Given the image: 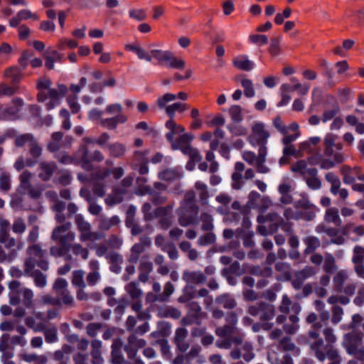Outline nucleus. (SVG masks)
<instances>
[{"mask_svg": "<svg viewBox=\"0 0 364 364\" xmlns=\"http://www.w3.org/2000/svg\"><path fill=\"white\" fill-rule=\"evenodd\" d=\"M294 206L296 208H302L304 210L316 208V206L311 203L308 198L304 195H302V198L294 202Z\"/></svg>", "mask_w": 364, "mask_h": 364, "instance_id": "obj_38", "label": "nucleus"}, {"mask_svg": "<svg viewBox=\"0 0 364 364\" xmlns=\"http://www.w3.org/2000/svg\"><path fill=\"white\" fill-rule=\"evenodd\" d=\"M31 173L28 171H24L19 177L21 182V187L25 190H28L31 188L30 179Z\"/></svg>", "mask_w": 364, "mask_h": 364, "instance_id": "obj_46", "label": "nucleus"}, {"mask_svg": "<svg viewBox=\"0 0 364 364\" xmlns=\"http://www.w3.org/2000/svg\"><path fill=\"white\" fill-rule=\"evenodd\" d=\"M159 344L160 345L161 352L162 355L166 358H170L171 353L170 350V346L168 345V341L166 338L159 339Z\"/></svg>", "mask_w": 364, "mask_h": 364, "instance_id": "obj_53", "label": "nucleus"}, {"mask_svg": "<svg viewBox=\"0 0 364 364\" xmlns=\"http://www.w3.org/2000/svg\"><path fill=\"white\" fill-rule=\"evenodd\" d=\"M226 128L234 136H245L247 134V128L238 124V123L232 122L228 124Z\"/></svg>", "mask_w": 364, "mask_h": 364, "instance_id": "obj_27", "label": "nucleus"}, {"mask_svg": "<svg viewBox=\"0 0 364 364\" xmlns=\"http://www.w3.org/2000/svg\"><path fill=\"white\" fill-rule=\"evenodd\" d=\"M279 345L284 350L292 351L295 356H298L300 354V348L296 347L295 344L291 342L289 336H285L282 338Z\"/></svg>", "mask_w": 364, "mask_h": 364, "instance_id": "obj_22", "label": "nucleus"}, {"mask_svg": "<svg viewBox=\"0 0 364 364\" xmlns=\"http://www.w3.org/2000/svg\"><path fill=\"white\" fill-rule=\"evenodd\" d=\"M215 304L225 309L231 310L235 308L237 302L229 294H223L215 299Z\"/></svg>", "mask_w": 364, "mask_h": 364, "instance_id": "obj_13", "label": "nucleus"}, {"mask_svg": "<svg viewBox=\"0 0 364 364\" xmlns=\"http://www.w3.org/2000/svg\"><path fill=\"white\" fill-rule=\"evenodd\" d=\"M33 55V53L28 50H25L22 52L21 57L18 59V63L21 67V70H24L28 65V60Z\"/></svg>", "mask_w": 364, "mask_h": 364, "instance_id": "obj_45", "label": "nucleus"}, {"mask_svg": "<svg viewBox=\"0 0 364 364\" xmlns=\"http://www.w3.org/2000/svg\"><path fill=\"white\" fill-rule=\"evenodd\" d=\"M248 313L252 316H258L262 321H270L275 316V309L272 304L259 301L250 306Z\"/></svg>", "mask_w": 364, "mask_h": 364, "instance_id": "obj_3", "label": "nucleus"}, {"mask_svg": "<svg viewBox=\"0 0 364 364\" xmlns=\"http://www.w3.org/2000/svg\"><path fill=\"white\" fill-rule=\"evenodd\" d=\"M30 150L29 153L33 158L38 159L42 154V149L38 145L36 139L32 141V143L29 145Z\"/></svg>", "mask_w": 364, "mask_h": 364, "instance_id": "obj_49", "label": "nucleus"}, {"mask_svg": "<svg viewBox=\"0 0 364 364\" xmlns=\"http://www.w3.org/2000/svg\"><path fill=\"white\" fill-rule=\"evenodd\" d=\"M77 6L80 9L98 7L102 4L100 0H77Z\"/></svg>", "mask_w": 364, "mask_h": 364, "instance_id": "obj_35", "label": "nucleus"}, {"mask_svg": "<svg viewBox=\"0 0 364 364\" xmlns=\"http://www.w3.org/2000/svg\"><path fill=\"white\" fill-rule=\"evenodd\" d=\"M151 54L159 61V64H163L167 68L182 70L185 67V61L176 58L171 51L151 50Z\"/></svg>", "mask_w": 364, "mask_h": 364, "instance_id": "obj_2", "label": "nucleus"}, {"mask_svg": "<svg viewBox=\"0 0 364 364\" xmlns=\"http://www.w3.org/2000/svg\"><path fill=\"white\" fill-rule=\"evenodd\" d=\"M341 173L343 175V181L345 184L352 185L355 181L352 167L348 165L343 166L341 168Z\"/></svg>", "mask_w": 364, "mask_h": 364, "instance_id": "obj_26", "label": "nucleus"}, {"mask_svg": "<svg viewBox=\"0 0 364 364\" xmlns=\"http://www.w3.org/2000/svg\"><path fill=\"white\" fill-rule=\"evenodd\" d=\"M102 327L100 323H90L87 326V333L91 337L96 336L98 330Z\"/></svg>", "mask_w": 364, "mask_h": 364, "instance_id": "obj_62", "label": "nucleus"}, {"mask_svg": "<svg viewBox=\"0 0 364 364\" xmlns=\"http://www.w3.org/2000/svg\"><path fill=\"white\" fill-rule=\"evenodd\" d=\"M229 114L232 122L240 123L243 120L242 114V108L239 105H232L229 109Z\"/></svg>", "mask_w": 364, "mask_h": 364, "instance_id": "obj_30", "label": "nucleus"}, {"mask_svg": "<svg viewBox=\"0 0 364 364\" xmlns=\"http://www.w3.org/2000/svg\"><path fill=\"white\" fill-rule=\"evenodd\" d=\"M148 194L152 196L151 202L155 205H159L165 203L166 198L162 196L159 193L156 192L153 188L151 186H146L143 188V190L141 193V196Z\"/></svg>", "mask_w": 364, "mask_h": 364, "instance_id": "obj_16", "label": "nucleus"}, {"mask_svg": "<svg viewBox=\"0 0 364 364\" xmlns=\"http://www.w3.org/2000/svg\"><path fill=\"white\" fill-rule=\"evenodd\" d=\"M306 166L307 164L305 160H299L291 166V171L294 173H298L301 176H304Z\"/></svg>", "mask_w": 364, "mask_h": 364, "instance_id": "obj_42", "label": "nucleus"}, {"mask_svg": "<svg viewBox=\"0 0 364 364\" xmlns=\"http://www.w3.org/2000/svg\"><path fill=\"white\" fill-rule=\"evenodd\" d=\"M182 279L188 284H200L206 282V277L201 272L184 271Z\"/></svg>", "mask_w": 364, "mask_h": 364, "instance_id": "obj_7", "label": "nucleus"}, {"mask_svg": "<svg viewBox=\"0 0 364 364\" xmlns=\"http://www.w3.org/2000/svg\"><path fill=\"white\" fill-rule=\"evenodd\" d=\"M303 241L306 245L304 250L306 255L314 253L321 245L319 239L316 236H307L303 239Z\"/></svg>", "mask_w": 364, "mask_h": 364, "instance_id": "obj_17", "label": "nucleus"}, {"mask_svg": "<svg viewBox=\"0 0 364 364\" xmlns=\"http://www.w3.org/2000/svg\"><path fill=\"white\" fill-rule=\"evenodd\" d=\"M198 242L202 245H211L215 242V235L213 232H208L204 236L200 237Z\"/></svg>", "mask_w": 364, "mask_h": 364, "instance_id": "obj_58", "label": "nucleus"}, {"mask_svg": "<svg viewBox=\"0 0 364 364\" xmlns=\"http://www.w3.org/2000/svg\"><path fill=\"white\" fill-rule=\"evenodd\" d=\"M187 336L188 331L185 328H178L175 332L173 342H180L181 340H186Z\"/></svg>", "mask_w": 364, "mask_h": 364, "instance_id": "obj_64", "label": "nucleus"}, {"mask_svg": "<svg viewBox=\"0 0 364 364\" xmlns=\"http://www.w3.org/2000/svg\"><path fill=\"white\" fill-rule=\"evenodd\" d=\"M249 39L251 43L259 46L266 45L268 43V38L265 35L252 34Z\"/></svg>", "mask_w": 364, "mask_h": 364, "instance_id": "obj_51", "label": "nucleus"}, {"mask_svg": "<svg viewBox=\"0 0 364 364\" xmlns=\"http://www.w3.org/2000/svg\"><path fill=\"white\" fill-rule=\"evenodd\" d=\"M134 179V174L132 173L123 178L119 184H115V204L123 200V196L127 193V188L132 185Z\"/></svg>", "mask_w": 364, "mask_h": 364, "instance_id": "obj_4", "label": "nucleus"}, {"mask_svg": "<svg viewBox=\"0 0 364 364\" xmlns=\"http://www.w3.org/2000/svg\"><path fill=\"white\" fill-rule=\"evenodd\" d=\"M9 237V223L4 220L0 223V242H5Z\"/></svg>", "mask_w": 364, "mask_h": 364, "instance_id": "obj_39", "label": "nucleus"}, {"mask_svg": "<svg viewBox=\"0 0 364 364\" xmlns=\"http://www.w3.org/2000/svg\"><path fill=\"white\" fill-rule=\"evenodd\" d=\"M188 109H189L188 105L181 102H175L166 107V113L169 118L173 119L176 114V112L182 113Z\"/></svg>", "mask_w": 364, "mask_h": 364, "instance_id": "obj_20", "label": "nucleus"}, {"mask_svg": "<svg viewBox=\"0 0 364 364\" xmlns=\"http://www.w3.org/2000/svg\"><path fill=\"white\" fill-rule=\"evenodd\" d=\"M16 15L18 16L20 21L28 20L29 18L38 19V16L33 14L30 10L22 9L20 10Z\"/></svg>", "mask_w": 364, "mask_h": 364, "instance_id": "obj_59", "label": "nucleus"}, {"mask_svg": "<svg viewBox=\"0 0 364 364\" xmlns=\"http://www.w3.org/2000/svg\"><path fill=\"white\" fill-rule=\"evenodd\" d=\"M171 325L169 322L166 321H160L157 323V328L161 333V335L164 338L168 336L171 333Z\"/></svg>", "mask_w": 364, "mask_h": 364, "instance_id": "obj_48", "label": "nucleus"}, {"mask_svg": "<svg viewBox=\"0 0 364 364\" xmlns=\"http://www.w3.org/2000/svg\"><path fill=\"white\" fill-rule=\"evenodd\" d=\"M337 267L335 264L334 257L331 255L327 257L324 261L323 269L327 274H333L336 272Z\"/></svg>", "mask_w": 364, "mask_h": 364, "instance_id": "obj_44", "label": "nucleus"}, {"mask_svg": "<svg viewBox=\"0 0 364 364\" xmlns=\"http://www.w3.org/2000/svg\"><path fill=\"white\" fill-rule=\"evenodd\" d=\"M328 102L331 105L332 109L325 110L323 112L321 117V121L323 123L331 120L340 112V106L333 96H328Z\"/></svg>", "mask_w": 364, "mask_h": 364, "instance_id": "obj_6", "label": "nucleus"}, {"mask_svg": "<svg viewBox=\"0 0 364 364\" xmlns=\"http://www.w3.org/2000/svg\"><path fill=\"white\" fill-rule=\"evenodd\" d=\"M11 188V178L7 173H3L0 176V189L8 191Z\"/></svg>", "mask_w": 364, "mask_h": 364, "instance_id": "obj_50", "label": "nucleus"}, {"mask_svg": "<svg viewBox=\"0 0 364 364\" xmlns=\"http://www.w3.org/2000/svg\"><path fill=\"white\" fill-rule=\"evenodd\" d=\"M188 307V316L193 319H198L201 312V307L199 304L196 301H191Z\"/></svg>", "mask_w": 364, "mask_h": 364, "instance_id": "obj_37", "label": "nucleus"}, {"mask_svg": "<svg viewBox=\"0 0 364 364\" xmlns=\"http://www.w3.org/2000/svg\"><path fill=\"white\" fill-rule=\"evenodd\" d=\"M35 139L33 135L31 133L20 134L15 139V145L16 147H23L26 143H28L29 146Z\"/></svg>", "mask_w": 364, "mask_h": 364, "instance_id": "obj_29", "label": "nucleus"}, {"mask_svg": "<svg viewBox=\"0 0 364 364\" xmlns=\"http://www.w3.org/2000/svg\"><path fill=\"white\" fill-rule=\"evenodd\" d=\"M354 255L352 261L355 264H363L364 260V248L360 246H355L353 249Z\"/></svg>", "mask_w": 364, "mask_h": 364, "instance_id": "obj_40", "label": "nucleus"}, {"mask_svg": "<svg viewBox=\"0 0 364 364\" xmlns=\"http://www.w3.org/2000/svg\"><path fill=\"white\" fill-rule=\"evenodd\" d=\"M165 127L169 130L165 135L168 142L173 141L175 135L182 134L185 132V128L183 126L176 124L173 119L171 118L166 122Z\"/></svg>", "mask_w": 364, "mask_h": 364, "instance_id": "obj_8", "label": "nucleus"}, {"mask_svg": "<svg viewBox=\"0 0 364 364\" xmlns=\"http://www.w3.org/2000/svg\"><path fill=\"white\" fill-rule=\"evenodd\" d=\"M6 75L11 78L13 85H18L22 77V70L17 66L10 67L6 70Z\"/></svg>", "mask_w": 364, "mask_h": 364, "instance_id": "obj_21", "label": "nucleus"}, {"mask_svg": "<svg viewBox=\"0 0 364 364\" xmlns=\"http://www.w3.org/2000/svg\"><path fill=\"white\" fill-rule=\"evenodd\" d=\"M75 223L77 226L78 230L83 232L81 236L82 240H85L90 238V224L84 220L82 215L77 214L75 216Z\"/></svg>", "mask_w": 364, "mask_h": 364, "instance_id": "obj_12", "label": "nucleus"}, {"mask_svg": "<svg viewBox=\"0 0 364 364\" xmlns=\"http://www.w3.org/2000/svg\"><path fill=\"white\" fill-rule=\"evenodd\" d=\"M46 342L48 343H53L58 341V329L56 326H53L46 331L44 333Z\"/></svg>", "mask_w": 364, "mask_h": 364, "instance_id": "obj_32", "label": "nucleus"}, {"mask_svg": "<svg viewBox=\"0 0 364 364\" xmlns=\"http://www.w3.org/2000/svg\"><path fill=\"white\" fill-rule=\"evenodd\" d=\"M279 41L280 38L276 37L271 40L269 45V52L272 55H277L279 53Z\"/></svg>", "mask_w": 364, "mask_h": 364, "instance_id": "obj_57", "label": "nucleus"}, {"mask_svg": "<svg viewBox=\"0 0 364 364\" xmlns=\"http://www.w3.org/2000/svg\"><path fill=\"white\" fill-rule=\"evenodd\" d=\"M291 80L292 82H296L294 85H289V84H283L281 86V89L283 92H294V91H299V93L301 95H306L309 90V86L306 85H301L299 82H297V79L296 77H291Z\"/></svg>", "mask_w": 364, "mask_h": 364, "instance_id": "obj_11", "label": "nucleus"}, {"mask_svg": "<svg viewBox=\"0 0 364 364\" xmlns=\"http://www.w3.org/2000/svg\"><path fill=\"white\" fill-rule=\"evenodd\" d=\"M251 274L257 276H270L272 273V270L269 267H267L264 269H261L259 266H255L252 268L250 271Z\"/></svg>", "mask_w": 364, "mask_h": 364, "instance_id": "obj_60", "label": "nucleus"}, {"mask_svg": "<svg viewBox=\"0 0 364 364\" xmlns=\"http://www.w3.org/2000/svg\"><path fill=\"white\" fill-rule=\"evenodd\" d=\"M23 105V100L21 98H16L13 101V105L8 106L2 110V119L4 120L12 121L18 118L20 112V107Z\"/></svg>", "mask_w": 364, "mask_h": 364, "instance_id": "obj_5", "label": "nucleus"}, {"mask_svg": "<svg viewBox=\"0 0 364 364\" xmlns=\"http://www.w3.org/2000/svg\"><path fill=\"white\" fill-rule=\"evenodd\" d=\"M85 144L81 147L82 154L80 156V161L82 163V168L86 171H92L94 166L92 161L100 162L104 159V156L100 151H95L92 154H90L88 150L90 144H94V139L92 137L84 138Z\"/></svg>", "mask_w": 364, "mask_h": 364, "instance_id": "obj_1", "label": "nucleus"}, {"mask_svg": "<svg viewBox=\"0 0 364 364\" xmlns=\"http://www.w3.org/2000/svg\"><path fill=\"white\" fill-rule=\"evenodd\" d=\"M360 340V338L357 335L352 333H347L345 335V341L348 342L346 350L348 354H354L357 349L356 343Z\"/></svg>", "mask_w": 364, "mask_h": 364, "instance_id": "obj_25", "label": "nucleus"}, {"mask_svg": "<svg viewBox=\"0 0 364 364\" xmlns=\"http://www.w3.org/2000/svg\"><path fill=\"white\" fill-rule=\"evenodd\" d=\"M334 161L329 159H323L321 161L320 168L322 169H331L336 166V164H341L344 161V156L340 152L335 153L333 156Z\"/></svg>", "mask_w": 364, "mask_h": 364, "instance_id": "obj_18", "label": "nucleus"}, {"mask_svg": "<svg viewBox=\"0 0 364 364\" xmlns=\"http://www.w3.org/2000/svg\"><path fill=\"white\" fill-rule=\"evenodd\" d=\"M127 49L134 53H135L137 57L141 60H145L148 62H151L152 60L153 55H150L147 51H146L144 48L141 47L130 44L127 46Z\"/></svg>", "mask_w": 364, "mask_h": 364, "instance_id": "obj_19", "label": "nucleus"}, {"mask_svg": "<svg viewBox=\"0 0 364 364\" xmlns=\"http://www.w3.org/2000/svg\"><path fill=\"white\" fill-rule=\"evenodd\" d=\"M181 316V311L177 308L171 306L161 307L158 311V316L159 318H171L173 319H178Z\"/></svg>", "mask_w": 364, "mask_h": 364, "instance_id": "obj_14", "label": "nucleus"}, {"mask_svg": "<svg viewBox=\"0 0 364 364\" xmlns=\"http://www.w3.org/2000/svg\"><path fill=\"white\" fill-rule=\"evenodd\" d=\"M176 99V95L172 93H166L162 97H160L156 100L157 106L160 109H166V104L169 102L173 101Z\"/></svg>", "mask_w": 364, "mask_h": 364, "instance_id": "obj_34", "label": "nucleus"}, {"mask_svg": "<svg viewBox=\"0 0 364 364\" xmlns=\"http://www.w3.org/2000/svg\"><path fill=\"white\" fill-rule=\"evenodd\" d=\"M173 291L174 287L173 284L171 282H168L165 284L164 292L156 295L155 300L161 302L166 301Z\"/></svg>", "mask_w": 364, "mask_h": 364, "instance_id": "obj_28", "label": "nucleus"}, {"mask_svg": "<svg viewBox=\"0 0 364 364\" xmlns=\"http://www.w3.org/2000/svg\"><path fill=\"white\" fill-rule=\"evenodd\" d=\"M73 252L76 255H80L82 259H86L89 255L87 249L82 247L80 245H75L73 247Z\"/></svg>", "mask_w": 364, "mask_h": 364, "instance_id": "obj_61", "label": "nucleus"}, {"mask_svg": "<svg viewBox=\"0 0 364 364\" xmlns=\"http://www.w3.org/2000/svg\"><path fill=\"white\" fill-rule=\"evenodd\" d=\"M325 220L338 225L341 223V218L338 210L333 208L328 209L326 212Z\"/></svg>", "mask_w": 364, "mask_h": 364, "instance_id": "obj_31", "label": "nucleus"}, {"mask_svg": "<svg viewBox=\"0 0 364 364\" xmlns=\"http://www.w3.org/2000/svg\"><path fill=\"white\" fill-rule=\"evenodd\" d=\"M290 304L291 300L288 296L287 294L283 295L282 304L279 307V311L284 314H288L289 312Z\"/></svg>", "mask_w": 364, "mask_h": 364, "instance_id": "obj_63", "label": "nucleus"}, {"mask_svg": "<svg viewBox=\"0 0 364 364\" xmlns=\"http://www.w3.org/2000/svg\"><path fill=\"white\" fill-rule=\"evenodd\" d=\"M126 290L132 299H139L142 291L138 288L137 284L134 282H131L126 286Z\"/></svg>", "mask_w": 364, "mask_h": 364, "instance_id": "obj_36", "label": "nucleus"}, {"mask_svg": "<svg viewBox=\"0 0 364 364\" xmlns=\"http://www.w3.org/2000/svg\"><path fill=\"white\" fill-rule=\"evenodd\" d=\"M34 276V282L37 287L42 288L46 285V277L40 270H36Z\"/></svg>", "mask_w": 364, "mask_h": 364, "instance_id": "obj_54", "label": "nucleus"}, {"mask_svg": "<svg viewBox=\"0 0 364 364\" xmlns=\"http://www.w3.org/2000/svg\"><path fill=\"white\" fill-rule=\"evenodd\" d=\"M196 296V290L193 285L186 284L183 289V294L179 296L178 301L179 303L185 304L191 301Z\"/></svg>", "mask_w": 364, "mask_h": 364, "instance_id": "obj_23", "label": "nucleus"}, {"mask_svg": "<svg viewBox=\"0 0 364 364\" xmlns=\"http://www.w3.org/2000/svg\"><path fill=\"white\" fill-rule=\"evenodd\" d=\"M332 318L331 321L334 324L338 323L342 319V315L343 314V310L342 307L340 306H333L332 308Z\"/></svg>", "mask_w": 364, "mask_h": 364, "instance_id": "obj_52", "label": "nucleus"}, {"mask_svg": "<svg viewBox=\"0 0 364 364\" xmlns=\"http://www.w3.org/2000/svg\"><path fill=\"white\" fill-rule=\"evenodd\" d=\"M202 225L201 229L204 231H210L213 229L212 216L208 213H203L201 215Z\"/></svg>", "mask_w": 364, "mask_h": 364, "instance_id": "obj_43", "label": "nucleus"}, {"mask_svg": "<svg viewBox=\"0 0 364 364\" xmlns=\"http://www.w3.org/2000/svg\"><path fill=\"white\" fill-rule=\"evenodd\" d=\"M67 102L73 114H77L80 110V105L77 102V97L76 95H69L67 97Z\"/></svg>", "mask_w": 364, "mask_h": 364, "instance_id": "obj_47", "label": "nucleus"}, {"mask_svg": "<svg viewBox=\"0 0 364 364\" xmlns=\"http://www.w3.org/2000/svg\"><path fill=\"white\" fill-rule=\"evenodd\" d=\"M241 85L244 88V94L245 97L250 98L255 96V91L253 87L252 81L250 79H243Z\"/></svg>", "mask_w": 364, "mask_h": 364, "instance_id": "obj_33", "label": "nucleus"}, {"mask_svg": "<svg viewBox=\"0 0 364 364\" xmlns=\"http://www.w3.org/2000/svg\"><path fill=\"white\" fill-rule=\"evenodd\" d=\"M159 178L163 181H171L176 178V174L173 170L166 169L159 173Z\"/></svg>", "mask_w": 364, "mask_h": 364, "instance_id": "obj_56", "label": "nucleus"}, {"mask_svg": "<svg viewBox=\"0 0 364 364\" xmlns=\"http://www.w3.org/2000/svg\"><path fill=\"white\" fill-rule=\"evenodd\" d=\"M129 16L136 21H141L146 19V14L143 9H132L129 11Z\"/></svg>", "mask_w": 364, "mask_h": 364, "instance_id": "obj_55", "label": "nucleus"}, {"mask_svg": "<svg viewBox=\"0 0 364 364\" xmlns=\"http://www.w3.org/2000/svg\"><path fill=\"white\" fill-rule=\"evenodd\" d=\"M193 139V135L190 133H182L180 134L178 137L173 141H170L171 149L173 150H178L181 149L183 146L187 144H190L191 141Z\"/></svg>", "mask_w": 364, "mask_h": 364, "instance_id": "obj_15", "label": "nucleus"}, {"mask_svg": "<svg viewBox=\"0 0 364 364\" xmlns=\"http://www.w3.org/2000/svg\"><path fill=\"white\" fill-rule=\"evenodd\" d=\"M41 172L39 178L44 181H49L56 169V165L54 162H41L40 164Z\"/></svg>", "mask_w": 364, "mask_h": 364, "instance_id": "obj_10", "label": "nucleus"}, {"mask_svg": "<svg viewBox=\"0 0 364 364\" xmlns=\"http://www.w3.org/2000/svg\"><path fill=\"white\" fill-rule=\"evenodd\" d=\"M346 279V274L340 271L333 277V282L335 283V289L337 291H341L343 286Z\"/></svg>", "mask_w": 364, "mask_h": 364, "instance_id": "obj_41", "label": "nucleus"}, {"mask_svg": "<svg viewBox=\"0 0 364 364\" xmlns=\"http://www.w3.org/2000/svg\"><path fill=\"white\" fill-rule=\"evenodd\" d=\"M236 232L237 233V237H242L245 247H252L255 246V243L253 240L254 232L252 231H245L238 229Z\"/></svg>", "mask_w": 364, "mask_h": 364, "instance_id": "obj_24", "label": "nucleus"}, {"mask_svg": "<svg viewBox=\"0 0 364 364\" xmlns=\"http://www.w3.org/2000/svg\"><path fill=\"white\" fill-rule=\"evenodd\" d=\"M232 64L236 68L243 71H250L255 67V63L244 55L235 58L232 60Z\"/></svg>", "mask_w": 364, "mask_h": 364, "instance_id": "obj_9", "label": "nucleus"}]
</instances>
